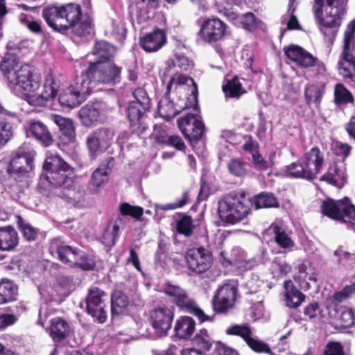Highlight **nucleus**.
Listing matches in <instances>:
<instances>
[{
  "label": "nucleus",
  "instance_id": "nucleus-1",
  "mask_svg": "<svg viewBox=\"0 0 355 355\" xmlns=\"http://www.w3.org/2000/svg\"><path fill=\"white\" fill-rule=\"evenodd\" d=\"M93 54L94 60L89 62L87 69L81 72L92 92L98 84L110 86L119 84L122 80V67L114 62V47L105 41L97 42L93 48Z\"/></svg>",
  "mask_w": 355,
  "mask_h": 355
},
{
  "label": "nucleus",
  "instance_id": "nucleus-2",
  "mask_svg": "<svg viewBox=\"0 0 355 355\" xmlns=\"http://www.w3.org/2000/svg\"><path fill=\"white\" fill-rule=\"evenodd\" d=\"M37 187L40 191L53 192L60 198H70L75 190L71 167L58 154L47 153Z\"/></svg>",
  "mask_w": 355,
  "mask_h": 355
},
{
  "label": "nucleus",
  "instance_id": "nucleus-3",
  "mask_svg": "<svg viewBox=\"0 0 355 355\" xmlns=\"http://www.w3.org/2000/svg\"><path fill=\"white\" fill-rule=\"evenodd\" d=\"M348 0H315V15L324 35L335 37Z\"/></svg>",
  "mask_w": 355,
  "mask_h": 355
},
{
  "label": "nucleus",
  "instance_id": "nucleus-4",
  "mask_svg": "<svg viewBox=\"0 0 355 355\" xmlns=\"http://www.w3.org/2000/svg\"><path fill=\"white\" fill-rule=\"evenodd\" d=\"M239 198L231 195L220 199L218 202L216 219L214 224L217 227H227L234 225L244 218V190L239 191Z\"/></svg>",
  "mask_w": 355,
  "mask_h": 355
},
{
  "label": "nucleus",
  "instance_id": "nucleus-5",
  "mask_svg": "<svg viewBox=\"0 0 355 355\" xmlns=\"http://www.w3.org/2000/svg\"><path fill=\"white\" fill-rule=\"evenodd\" d=\"M355 19L347 26L343 38L342 51L337 62L338 73L345 80H355Z\"/></svg>",
  "mask_w": 355,
  "mask_h": 355
},
{
  "label": "nucleus",
  "instance_id": "nucleus-6",
  "mask_svg": "<svg viewBox=\"0 0 355 355\" xmlns=\"http://www.w3.org/2000/svg\"><path fill=\"white\" fill-rule=\"evenodd\" d=\"M321 210L324 215L348 224L355 232V207L349 202L348 198L336 201L327 199L322 202Z\"/></svg>",
  "mask_w": 355,
  "mask_h": 355
},
{
  "label": "nucleus",
  "instance_id": "nucleus-7",
  "mask_svg": "<svg viewBox=\"0 0 355 355\" xmlns=\"http://www.w3.org/2000/svg\"><path fill=\"white\" fill-rule=\"evenodd\" d=\"M92 92V87L87 84L80 74L75 78L73 84L59 95L58 101L63 109H72L79 106Z\"/></svg>",
  "mask_w": 355,
  "mask_h": 355
},
{
  "label": "nucleus",
  "instance_id": "nucleus-8",
  "mask_svg": "<svg viewBox=\"0 0 355 355\" xmlns=\"http://www.w3.org/2000/svg\"><path fill=\"white\" fill-rule=\"evenodd\" d=\"M132 96L135 101H130L126 109L127 116L130 126L140 128L141 120L150 109V99L146 91L142 87L136 88Z\"/></svg>",
  "mask_w": 355,
  "mask_h": 355
},
{
  "label": "nucleus",
  "instance_id": "nucleus-9",
  "mask_svg": "<svg viewBox=\"0 0 355 355\" xmlns=\"http://www.w3.org/2000/svg\"><path fill=\"white\" fill-rule=\"evenodd\" d=\"M105 292L98 287L94 286L88 290L85 299V311L90 315L93 321L98 324H103L107 318V312L104 308L103 297Z\"/></svg>",
  "mask_w": 355,
  "mask_h": 355
},
{
  "label": "nucleus",
  "instance_id": "nucleus-10",
  "mask_svg": "<svg viewBox=\"0 0 355 355\" xmlns=\"http://www.w3.org/2000/svg\"><path fill=\"white\" fill-rule=\"evenodd\" d=\"M284 51L286 57L298 66L303 68L313 67L317 74L325 71L324 63L300 46L291 44L284 47Z\"/></svg>",
  "mask_w": 355,
  "mask_h": 355
},
{
  "label": "nucleus",
  "instance_id": "nucleus-11",
  "mask_svg": "<svg viewBox=\"0 0 355 355\" xmlns=\"http://www.w3.org/2000/svg\"><path fill=\"white\" fill-rule=\"evenodd\" d=\"M113 137V131L108 128H100L90 132L86 139L89 158L94 160L103 153L110 146Z\"/></svg>",
  "mask_w": 355,
  "mask_h": 355
},
{
  "label": "nucleus",
  "instance_id": "nucleus-12",
  "mask_svg": "<svg viewBox=\"0 0 355 355\" xmlns=\"http://www.w3.org/2000/svg\"><path fill=\"white\" fill-rule=\"evenodd\" d=\"M160 291L171 297L172 302L181 312L189 313L196 304L193 298L189 297L184 289L169 282L162 286Z\"/></svg>",
  "mask_w": 355,
  "mask_h": 355
},
{
  "label": "nucleus",
  "instance_id": "nucleus-13",
  "mask_svg": "<svg viewBox=\"0 0 355 355\" xmlns=\"http://www.w3.org/2000/svg\"><path fill=\"white\" fill-rule=\"evenodd\" d=\"M13 78L10 83L19 86L22 90L27 93L35 92L40 85V76L34 73L29 64L21 66L12 74Z\"/></svg>",
  "mask_w": 355,
  "mask_h": 355
},
{
  "label": "nucleus",
  "instance_id": "nucleus-14",
  "mask_svg": "<svg viewBox=\"0 0 355 355\" xmlns=\"http://www.w3.org/2000/svg\"><path fill=\"white\" fill-rule=\"evenodd\" d=\"M54 13L56 18L66 19L71 26L78 24L82 19L83 12L81 6L74 3L66 4H52L45 7V15L49 16Z\"/></svg>",
  "mask_w": 355,
  "mask_h": 355
},
{
  "label": "nucleus",
  "instance_id": "nucleus-15",
  "mask_svg": "<svg viewBox=\"0 0 355 355\" xmlns=\"http://www.w3.org/2000/svg\"><path fill=\"white\" fill-rule=\"evenodd\" d=\"M185 259L188 268L191 270L200 274L210 268L212 254L209 250L200 246L189 250Z\"/></svg>",
  "mask_w": 355,
  "mask_h": 355
},
{
  "label": "nucleus",
  "instance_id": "nucleus-16",
  "mask_svg": "<svg viewBox=\"0 0 355 355\" xmlns=\"http://www.w3.org/2000/svg\"><path fill=\"white\" fill-rule=\"evenodd\" d=\"M174 318V313L167 307H158L150 312V321L157 336L162 337L168 334Z\"/></svg>",
  "mask_w": 355,
  "mask_h": 355
},
{
  "label": "nucleus",
  "instance_id": "nucleus-17",
  "mask_svg": "<svg viewBox=\"0 0 355 355\" xmlns=\"http://www.w3.org/2000/svg\"><path fill=\"white\" fill-rule=\"evenodd\" d=\"M227 25L217 17L205 19L198 32L205 41L211 43L222 40L226 33Z\"/></svg>",
  "mask_w": 355,
  "mask_h": 355
},
{
  "label": "nucleus",
  "instance_id": "nucleus-18",
  "mask_svg": "<svg viewBox=\"0 0 355 355\" xmlns=\"http://www.w3.org/2000/svg\"><path fill=\"white\" fill-rule=\"evenodd\" d=\"M78 116L83 125L91 128L103 121V114L100 103H88L78 112Z\"/></svg>",
  "mask_w": 355,
  "mask_h": 355
},
{
  "label": "nucleus",
  "instance_id": "nucleus-19",
  "mask_svg": "<svg viewBox=\"0 0 355 355\" xmlns=\"http://www.w3.org/2000/svg\"><path fill=\"white\" fill-rule=\"evenodd\" d=\"M167 41L166 33L164 29L155 28L139 39L141 48L147 53L155 52L159 50Z\"/></svg>",
  "mask_w": 355,
  "mask_h": 355
},
{
  "label": "nucleus",
  "instance_id": "nucleus-20",
  "mask_svg": "<svg viewBox=\"0 0 355 355\" xmlns=\"http://www.w3.org/2000/svg\"><path fill=\"white\" fill-rule=\"evenodd\" d=\"M196 321L188 315L181 316L177 320L174 327V334L172 340L175 342L182 340H190L196 329Z\"/></svg>",
  "mask_w": 355,
  "mask_h": 355
},
{
  "label": "nucleus",
  "instance_id": "nucleus-21",
  "mask_svg": "<svg viewBox=\"0 0 355 355\" xmlns=\"http://www.w3.org/2000/svg\"><path fill=\"white\" fill-rule=\"evenodd\" d=\"M266 234L273 235L274 240L279 247L287 250H292L294 241L286 232L285 225L281 220L274 221L266 230Z\"/></svg>",
  "mask_w": 355,
  "mask_h": 355
},
{
  "label": "nucleus",
  "instance_id": "nucleus-22",
  "mask_svg": "<svg viewBox=\"0 0 355 355\" xmlns=\"http://www.w3.org/2000/svg\"><path fill=\"white\" fill-rule=\"evenodd\" d=\"M293 278L300 288L306 291L313 284H316L318 275L314 268L311 267V265L303 263L298 266L297 272L295 274Z\"/></svg>",
  "mask_w": 355,
  "mask_h": 355
},
{
  "label": "nucleus",
  "instance_id": "nucleus-23",
  "mask_svg": "<svg viewBox=\"0 0 355 355\" xmlns=\"http://www.w3.org/2000/svg\"><path fill=\"white\" fill-rule=\"evenodd\" d=\"M302 159L305 164L304 167L311 171L312 179L316 178L324 163L322 152L318 147H313L304 153Z\"/></svg>",
  "mask_w": 355,
  "mask_h": 355
},
{
  "label": "nucleus",
  "instance_id": "nucleus-24",
  "mask_svg": "<svg viewBox=\"0 0 355 355\" xmlns=\"http://www.w3.org/2000/svg\"><path fill=\"white\" fill-rule=\"evenodd\" d=\"M171 78H175V83L177 85H191V94L187 96V105L194 109L198 108V87L195 80L189 76L176 73Z\"/></svg>",
  "mask_w": 355,
  "mask_h": 355
},
{
  "label": "nucleus",
  "instance_id": "nucleus-25",
  "mask_svg": "<svg viewBox=\"0 0 355 355\" xmlns=\"http://www.w3.org/2000/svg\"><path fill=\"white\" fill-rule=\"evenodd\" d=\"M347 178L345 167L334 164L329 166L328 171L322 175L320 180L341 188L346 184Z\"/></svg>",
  "mask_w": 355,
  "mask_h": 355
},
{
  "label": "nucleus",
  "instance_id": "nucleus-26",
  "mask_svg": "<svg viewBox=\"0 0 355 355\" xmlns=\"http://www.w3.org/2000/svg\"><path fill=\"white\" fill-rule=\"evenodd\" d=\"M187 131L184 130V132L182 134L195 150L196 144L202 140L206 132V126L202 117L198 116V119H196L193 125L187 128Z\"/></svg>",
  "mask_w": 355,
  "mask_h": 355
},
{
  "label": "nucleus",
  "instance_id": "nucleus-27",
  "mask_svg": "<svg viewBox=\"0 0 355 355\" xmlns=\"http://www.w3.org/2000/svg\"><path fill=\"white\" fill-rule=\"evenodd\" d=\"M46 331L54 342H62L69 336L70 326L63 318L56 317L51 320L50 326Z\"/></svg>",
  "mask_w": 355,
  "mask_h": 355
},
{
  "label": "nucleus",
  "instance_id": "nucleus-28",
  "mask_svg": "<svg viewBox=\"0 0 355 355\" xmlns=\"http://www.w3.org/2000/svg\"><path fill=\"white\" fill-rule=\"evenodd\" d=\"M284 301L290 308H297L304 301L305 296L296 288L291 280H286L284 284Z\"/></svg>",
  "mask_w": 355,
  "mask_h": 355
},
{
  "label": "nucleus",
  "instance_id": "nucleus-29",
  "mask_svg": "<svg viewBox=\"0 0 355 355\" xmlns=\"http://www.w3.org/2000/svg\"><path fill=\"white\" fill-rule=\"evenodd\" d=\"M111 317L114 319L121 315L129 306L128 296L122 291L114 289L111 293Z\"/></svg>",
  "mask_w": 355,
  "mask_h": 355
},
{
  "label": "nucleus",
  "instance_id": "nucleus-30",
  "mask_svg": "<svg viewBox=\"0 0 355 355\" xmlns=\"http://www.w3.org/2000/svg\"><path fill=\"white\" fill-rule=\"evenodd\" d=\"M245 152L251 155L253 166L257 170L263 171L270 168L268 161L264 159L259 153V144L252 141L251 137L245 141Z\"/></svg>",
  "mask_w": 355,
  "mask_h": 355
},
{
  "label": "nucleus",
  "instance_id": "nucleus-31",
  "mask_svg": "<svg viewBox=\"0 0 355 355\" xmlns=\"http://www.w3.org/2000/svg\"><path fill=\"white\" fill-rule=\"evenodd\" d=\"M19 243L17 232L12 226L0 228V250L10 251Z\"/></svg>",
  "mask_w": 355,
  "mask_h": 355
},
{
  "label": "nucleus",
  "instance_id": "nucleus-32",
  "mask_svg": "<svg viewBox=\"0 0 355 355\" xmlns=\"http://www.w3.org/2000/svg\"><path fill=\"white\" fill-rule=\"evenodd\" d=\"M17 295L18 286L12 280L0 279V304L16 300Z\"/></svg>",
  "mask_w": 355,
  "mask_h": 355
},
{
  "label": "nucleus",
  "instance_id": "nucleus-33",
  "mask_svg": "<svg viewBox=\"0 0 355 355\" xmlns=\"http://www.w3.org/2000/svg\"><path fill=\"white\" fill-rule=\"evenodd\" d=\"M222 89L226 98L239 99L244 94L242 84L236 75L230 79L225 78Z\"/></svg>",
  "mask_w": 355,
  "mask_h": 355
},
{
  "label": "nucleus",
  "instance_id": "nucleus-34",
  "mask_svg": "<svg viewBox=\"0 0 355 355\" xmlns=\"http://www.w3.org/2000/svg\"><path fill=\"white\" fill-rule=\"evenodd\" d=\"M29 133L45 146L51 144L53 138L46 126L40 121H33L29 125Z\"/></svg>",
  "mask_w": 355,
  "mask_h": 355
},
{
  "label": "nucleus",
  "instance_id": "nucleus-35",
  "mask_svg": "<svg viewBox=\"0 0 355 355\" xmlns=\"http://www.w3.org/2000/svg\"><path fill=\"white\" fill-rule=\"evenodd\" d=\"M51 248H55L58 259L63 263H73L77 261L80 249L68 245H55L52 243Z\"/></svg>",
  "mask_w": 355,
  "mask_h": 355
},
{
  "label": "nucleus",
  "instance_id": "nucleus-36",
  "mask_svg": "<svg viewBox=\"0 0 355 355\" xmlns=\"http://www.w3.org/2000/svg\"><path fill=\"white\" fill-rule=\"evenodd\" d=\"M170 247L169 239L160 235L158 239L157 249L155 253V264L165 270L167 266L166 259Z\"/></svg>",
  "mask_w": 355,
  "mask_h": 355
},
{
  "label": "nucleus",
  "instance_id": "nucleus-37",
  "mask_svg": "<svg viewBox=\"0 0 355 355\" xmlns=\"http://www.w3.org/2000/svg\"><path fill=\"white\" fill-rule=\"evenodd\" d=\"M114 161L113 158L108 157L105 162L102 163L92 173L90 184L96 187H101L108 178L111 171L110 164Z\"/></svg>",
  "mask_w": 355,
  "mask_h": 355
},
{
  "label": "nucleus",
  "instance_id": "nucleus-38",
  "mask_svg": "<svg viewBox=\"0 0 355 355\" xmlns=\"http://www.w3.org/2000/svg\"><path fill=\"white\" fill-rule=\"evenodd\" d=\"M175 229L178 234L189 237L193 233L194 225L191 216L182 212L175 214Z\"/></svg>",
  "mask_w": 355,
  "mask_h": 355
},
{
  "label": "nucleus",
  "instance_id": "nucleus-39",
  "mask_svg": "<svg viewBox=\"0 0 355 355\" xmlns=\"http://www.w3.org/2000/svg\"><path fill=\"white\" fill-rule=\"evenodd\" d=\"M305 164L302 158L286 167L285 173L287 176L306 180H312L311 171L304 167Z\"/></svg>",
  "mask_w": 355,
  "mask_h": 355
},
{
  "label": "nucleus",
  "instance_id": "nucleus-40",
  "mask_svg": "<svg viewBox=\"0 0 355 355\" xmlns=\"http://www.w3.org/2000/svg\"><path fill=\"white\" fill-rule=\"evenodd\" d=\"M17 225L23 238L28 242L35 241L40 233L38 228L32 226L20 215L17 216Z\"/></svg>",
  "mask_w": 355,
  "mask_h": 355
},
{
  "label": "nucleus",
  "instance_id": "nucleus-41",
  "mask_svg": "<svg viewBox=\"0 0 355 355\" xmlns=\"http://www.w3.org/2000/svg\"><path fill=\"white\" fill-rule=\"evenodd\" d=\"M188 109H192L194 111V112L193 113L187 112L184 115L178 118L177 120L178 127L182 133L184 132V130L187 131V128L192 125L193 123L195 121L196 119H198V116H202L199 104H198V108L194 109L193 107L189 106L187 105V100H186L185 105L183 107V110H188Z\"/></svg>",
  "mask_w": 355,
  "mask_h": 355
},
{
  "label": "nucleus",
  "instance_id": "nucleus-42",
  "mask_svg": "<svg viewBox=\"0 0 355 355\" xmlns=\"http://www.w3.org/2000/svg\"><path fill=\"white\" fill-rule=\"evenodd\" d=\"M178 67L182 71H189L193 67L192 60L185 56L182 53H175V60L169 59L166 62V69L163 76H166L165 73L169 71L173 67Z\"/></svg>",
  "mask_w": 355,
  "mask_h": 355
},
{
  "label": "nucleus",
  "instance_id": "nucleus-43",
  "mask_svg": "<svg viewBox=\"0 0 355 355\" xmlns=\"http://www.w3.org/2000/svg\"><path fill=\"white\" fill-rule=\"evenodd\" d=\"M324 92V86L318 84H311L306 86L304 96L308 105L315 104L318 106L322 100Z\"/></svg>",
  "mask_w": 355,
  "mask_h": 355
},
{
  "label": "nucleus",
  "instance_id": "nucleus-44",
  "mask_svg": "<svg viewBox=\"0 0 355 355\" xmlns=\"http://www.w3.org/2000/svg\"><path fill=\"white\" fill-rule=\"evenodd\" d=\"M245 343L248 347L257 353L270 354L269 345L259 340L257 336H251L250 328L245 324Z\"/></svg>",
  "mask_w": 355,
  "mask_h": 355
},
{
  "label": "nucleus",
  "instance_id": "nucleus-45",
  "mask_svg": "<svg viewBox=\"0 0 355 355\" xmlns=\"http://www.w3.org/2000/svg\"><path fill=\"white\" fill-rule=\"evenodd\" d=\"M55 291L59 296L60 302L64 301L73 291V279L70 277L61 275L57 278Z\"/></svg>",
  "mask_w": 355,
  "mask_h": 355
},
{
  "label": "nucleus",
  "instance_id": "nucleus-46",
  "mask_svg": "<svg viewBox=\"0 0 355 355\" xmlns=\"http://www.w3.org/2000/svg\"><path fill=\"white\" fill-rule=\"evenodd\" d=\"M250 202L255 209L278 207L277 200L272 193H260L250 200Z\"/></svg>",
  "mask_w": 355,
  "mask_h": 355
},
{
  "label": "nucleus",
  "instance_id": "nucleus-47",
  "mask_svg": "<svg viewBox=\"0 0 355 355\" xmlns=\"http://www.w3.org/2000/svg\"><path fill=\"white\" fill-rule=\"evenodd\" d=\"M35 154L34 151L19 150L10 160V168H12V166H15V164L20 166L25 164L26 167H28L29 169H33Z\"/></svg>",
  "mask_w": 355,
  "mask_h": 355
},
{
  "label": "nucleus",
  "instance_id": "nucleus-48",
  "mask_svg": "<svg viewBox=\"0 0 355 355\" xmlns=\"http://www.w3.org/2000/svg\"><path fill=\"white\" fill-rule=\"evenodd\" d=\"M237 293V286L234 283H225L218 288L214 295L225 297L226 300L234 302V304Z\"/></svg>",
  "mask_w": 355,
  "mask_h": 355
},
{
  "label": "nucleus",
  "instance_id": "nucleus-49",
  "mask_svg": "<svg viewBox=\"0 0 355 355\" xmlns=\"http://www.w3.org/2000/svg\"><path fill=\"white\" fill-rule=\"evenodd\" d=\"M334 101L338 106L345 105L353 103L354 97L342 84H337L334 88Z\"/></svg>",
  "mask_w": 355,
  "mask_h": 355
},
{
  "label": "nucleus",
  "instance_id": "nucleus-50",
  "mask_svg": "<svg viewBox=\"0 0 355 355\" xmlns=\"http://www.w3.org/2000/svg\"><path fill=\"white\" fill-rule=\"evenodd\" d=\"M58 85L53 78H46L44 84L42 92L37 98L45 101L53 100L58 95Z\"/></svg>",
  "mask_w": 355,
  "mask_h": 355
},
{
  "label": "nucleus",
  "instance_id": "nucleus-51",
  "mask_svg": "<svg viewBox=\"0 0 355 355\" xmlns=\"http://www.w3.org/2000/svg\"><path fill=\"white\" fill-rule=\"evenodd\" d=\"M17 64L15 57L11 55L4 57L0 62V70L10 83L13 78V73L17 70L15 69Z\"/></svg>",
  "mask_w": 355,
  "mask_h": 355
},
{
  "label": "nucleus",
  "instance_id": "nucleus-52",
  "mask_svg": "<svg viewBox=\"0 0 355 355\" xmlns=\"http://www.w3.org/2000/svg\"><path fill=\"white\" fill-rule=\"evenodd\" d=\"M295 0H289L288 12L282 17V24L286 25V29L294 30L300 28L297 17L293 15L296 8Z\"/></svg>",
  "mask_w": 355,
  "mask_h": 355
},
{
  "label": "nucleus",
  "instance_id": "nucleus-53",
  "mask_svg": "<svg viewBox=\"0 0 355 355\" xmlns=\"http://www.w3.org/2000/svg\"><path fill=\"white\" fill-rule=\"evenodd\" d=\"M119 213L122 216H130L135 220H141L144 211L140 206L131 205L128 202H122L119 205Z\"/></svg>",
  "mask_w": 355,
  "mask_h": 355
},
{
  "label": "nucleus",
  "instance_id": "nucleus-54",
  "mask_svg": "<svg viewBox=\"0 0 355 355\" xmlns=\"http://www.w3.org/2000/svg\"><path fill=\"white\" fill-rule=\"evenodd\" d=\"M191 345L204 349L205 350H210L212 343L209 340V335L206 329H201L193 338L191 339Z\"/></svg>",
  "mask_w": 355,
  "mask_h": 355
},
{
  "label": "nucleus",
  "instance_id": "nucleus-55",
  "mask_svg": "<svg viewBox=\"0 0 355 355\" xmlns=\"http://www.w3.org/2000/svg\"><path fill=\"white\" fill-rule=\"evenodd\" d=\"M78 268L84 271H92L96 268V261L87 253L80 250V254L77 257V261L73 263Z\"/></svg>",
  "mask_w": 355,
  "mask_h": 355
},
{
  "label": "nucleus",
  "instance_id": "nucleus-56",
  "mask_svg": "<svg viewBox=\"0 0 355 355\" xmlns=\"http://www.w3.org/2000/svg\"><path fill=\"white\" fill-rule=\"evenodd\" d=\"M212 309L215 313L225 314L233 308L234 302L226 300L225 297L213 296L211 300Z\"/></svg>",
  "mask_w": 355,
  "mask_h": 355
},
{
  "label": "nucleus",
  "instance_id": "nucleus-57",
  "mask_svg": "<svg viewBox=\"0 0 355 355\" xmlns=\"http://www.w3.org/2000/svg\"><path fill=\"white\" fill-rule=\"evenodd\" d=\"M10 166L11 162H10L7 166L6 171L10 177L13 178L17 181H21L24 178L28 177V173L33 170L29 169L24 165L19 166L18 164H15V166H12V168Z\"/></svg>",
  "mask_w": 355,
  "mask_h": 355
},
{
  "label": "nucleus",
  "instance_id": "nucleus-58",
  "mask_svg": "<svg viewBox=\"0 0 355 355\" xmlns=\"http://www.w3.org/2000/svg\"><path fill=\"white\" fill-rule=\"evenodd\" d=\"M19 21L32 33L35 34H41L42 33L41 21L34 20L31 15L25 13H21L19 15Z\"/></svg>",
  "mask_w": 355,
  "mask_h": 355
},
{
  "label": "nucleus",
  "instance_id": "nucleus-59",
  "mask_svg": "<svg viewBox=\"0 0 355 355\" xmlns=\"http://www.w3.org/2000/svg\"><path fill=\"white\" fill-rule=\"evenodd\" d=\"M340 325L345 328L352 327L354 323V313L352 309L340 307L338 311Z\"/></svg>",
  "mask_w": 355,
  "mask_h": 355
},
{
  "label": "nucleus",
  "instance_id": "nucleus-60",
  "mask_svg": "<svg viewBox=\"0 0 355 355\" xmlns=\"http://www.w3.org/2000/svg\"><path fill=\"white\" fill-rule=\"evenodd\" d=\"M241 249L238 247H235L232 250V256H235L234 258L227 259L225 257V252L222 251L220 253V257L221 259V263L223 266L228 267L230 266L235 265L236 263H241L244 261L243 255L240 254L241 252Z\"/></svg>",
  "mask_w": 355,
  "mask_h": 355
},
{
  "label": "nucleus",
  "instance_id": "nucleus-61",
  "mask_svg": "<svg viewBox=\"0 0 355 355\" xmlns=\"http://www.w3.org/2000/svg\"><path fill=\"white\" fill-rule=\"evenodd\" d=\"M42 17L46 22L47 25L54 31L60 33L62 34H66L69 29L71 28V24H69V23L64 25H58L54 20L55 18H56L54 13H51V15L46 17L45 15V7L42 10Z\"/></svg>",
  "mask_w": 355,
  "mask_h": 355
},
{
  "label": "nucleus",
  "instance_id": "nucleus-62",
  "mask_svg": "<svg viewBox=\"0 0 355 355\" xmlns=\"http://www.w3.org/2000/svg\"><path fill=\"white\" fill-rule=\"evenodd\" d=\"M72 31L75 35L79 37H87L92 35V21L89 19H87L83 21L71 26Z\"/></svg>",
  "mask_w": 355,
  "mask_h": 355
},
{
  "label": "nucleus",
  "instance_id": "nucleus-63",
  "mask_svg": "<svg viewBox=\"0 0 355 355\" xmlns=\"http://www.w3.org/2000/svg\"><path fill=\"white\" fill-rule=\"evenodd\" d=\"M264 28L263 24L252 12H245V31L256 32Z\"/></svg>",
  "mask_w": 355,
  "mask_h": 355
},
{
  "label": "nucleus",
  "instance_id": "nucleus-64",
  "mask_svg": "<svg viewBox=\"0 0 355 355\" xmlns=\"http://www.w3.org/2000/svg\"><path fill=\"white\" fill-rule=\"evenodd\" d=\"M323 355H345L344 347L337 341H329L327 343Z\"/></svg>",
  "mask_w": 355,
  "mask_h": 355
}]
</instances>
